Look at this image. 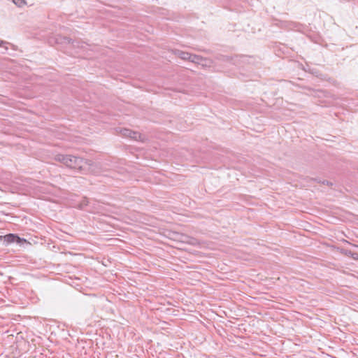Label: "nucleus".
I'll return each instance as SVG.
<instances>
[{
	"label": "nucleus",
	"instance_id": "obj_4",
	"mask_svg": "<svg viewBox=\"0 0 358 358\" xmlns=\"http://www.w3.org/2000/svg\"><path fill=\"white\" fill-rule=\"evenodd\" d=\"M4 241L7 243H11L14 242L20 243V238L16 235L13 234H9L3 236Z\"/></svg>",
	"mask_w": 358,
	"mask_h": 358
},
{
	"label": "nucleus",
	"instance_id": "obj_9",
	"mask_svg": "<svg viewBox=\"0 0 358 358\" xmlns=\"http://www.w3.org/2000/svg\"><path fill=\"white\" fill-rule=\"evenodd\" d=\"M350 254L351 255V256L352 257L353 259H358L357 253H352V252H350Z\"/></svg>",
	"mask_w": 358,
	"mask_h": 358
},
{
	"label": "nucleus",
	"instance_id": "obj_6",
	"mask_svg": "<svg viewBox=\"0 0 358 358\" xmlns=\"http://www.w3.org/2000/svg\"><path fill=\"white\" fill-rule=\"evenodd\" d=\"M202 60H203V58L201 57L196 55L189 54V61H190L193 63L199 64Z\"/></svg>",
	"mask_w": 358,
	"mask_h": 358
},
{
	"label": "nucleus",
	"instance_id": "obj_3",
	"mask_svg": "<svg viewBox=\"0 0 358 358\" xmlns=\"http://www.w3.org/2000/svg\"><path fill=\"white\" fill-rule=\"evenodd\" d=\"M123 136L129 137L136 141H141V134L137 131H131L129 129H122L120 130Z\"/></svg>",
	"mask_w": 358,
	"mask_h": 358
},
{
	"label": "nucleus",
	"instance_id": "obj_7",
	"mask_svg": "<svg viewBox=\"0 0 358 358\" xmlns=\"http://www.w3.org/2000/svg\"><path fill=\"white\" fill-rule=\"evenodd\" d=\"M88 204V200L87 199H84L78 205V208L80 209H83Z\"/></svg>",
	"mask_w": 358,
	"mask_h": 358
},
{
	"label": "nucleus",
	"instance_id": "obj_8",
	"mask_svg": "<svg viewBox=\"0 0 358 358\" xmlns=\"http://www.w3.org/2000/svg\"><path fill=\"white\" fill-rule=\"evenodd\" d=\"M13 3L19 7L26 4L25 0H13Z\"/></svg>",
	"mask_w": 358,
	"mask_h": 358
},
{
	"label": "nucleus",
	"instance_id": "obj_1",
	"mask_svg": "<svg viewBox=\"0 0 358 358\" xmlns=\"http://www.w3.org/2000/svg\"><path fill=\"white\" fill-rule=\"evenodd\" d=\"M55 159L64 164L66 166L78 171L80 173H99L97 169L99 167V164L94 163L91 160L85 159L83 158L73 155L62 154L55 155Z\"/></svg>",
	"mask_w": 358,
	"mask_h": 358
},
{
	"label": "nucleus",
	"instance_id": "obj_5",
	"mask_svg": "<svg viewBox=\"0 0 358 358\" xmlns=\"http://www.w3.org/2000/svg\"><path fill=\"white\" fill-rule=\"evenodd\" d=\"M176 54L180 57L182 59H184V60H189V52H183V51H180V50H177L176 52Z\"/></svg>",
	"mask_w": 358,
	"mask_h": 358
},
{
	"label": "nucleus",
	"instance_id": "obj_2",
	"mask_svg": "<svg viewBox=\"0 0 358 358\" xmlns=\"http://www.w3.org/2000/svg\"><path fill=\"white\" fill-rule=\"evenodd\" d=\"M55 42L59 44H66L75 48L84 49L87 45L85 43L79 41H72L70 38L62 36H57Z\"/></svg>",
	"mask_w": 358,
	"mask_h": 358
},
{
	"label": "nucleus",
	"instance_id": "obj_10",
	"mask_svg": "<svg viewBox=\"0 0 358 358\" xmlns=\"http://www.w3.org/2000/svg\"><path fill=\"white\" fill-rule=\"evenodd\" d=\"M8 43L3 41L0 40V46L3 47V45L7 44Z\"/></svg>",
	"mask_w": 358,
	"mask_h": 358
}]
</instances>
